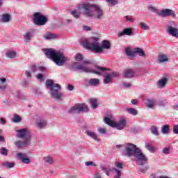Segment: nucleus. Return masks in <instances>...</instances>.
<instances>
[{
	"label": "nucleus",
	"instance_id": "1",
	"mask_svg": "<svg viewBox=\"0 0 178 178\" xmlns=\"http://www.w3.org/2000/svg\"><path fill=\"white\" fill-rule=\"evenodd\" d=\"M93 62L91 60H86L83 61L82 64H80L78 62L74 63L71 67V70H74V72H81V73H94L95 74H97V76H103L104 84H109V83H112V75L111 73L108 72H111V69L96 66L95 70H92V68L87 67V65H92Z\"/></svg>",
	"mask_w": 178,
	"mask_h": 178
},
{
	"label": "nucleus",
	"instance_id": "2",
	"mask_svg": "<svg viewBox=\"0 0 178 178\" xmlns=\"http://www.w3.org/2000/svg\"><path fill=\"white\" fill-rule=\"evenodd\" d=\"M124 156H134L138 165L143 166L148 162V158L141 152V149L133 143H127L124 145V149L122 152Z\"/></svg>",
	"mask_w": 178,
	"mask_h": 178
},
{
	"label": "nucleus",
	"instance_id": "3",
	"mask_svg": "<svg viewBox=\"0 0 178 178\" xmlns=\"http://www.w3.org/2000/svg\"><path fill=\"white\" fill-rule=\"evenodd\" d=\"M98 40L97 37L91 38L92 42L90 43L86 39H82L81 45L95 54H103L104 49H111V42H109V40H103L101 45Z\"/></svg>",
	"mask_w": 178,
	"mask_h": 178
},
{
	"label": "nucleus",
	"instance_id": "4",
	"mask_svg": "<svg viewBox=\"0 0 178 178\" xmlns=\"http://www.w3.org/2000/svg\"><path fill=\"white\" fill-rule=\"evenodd\" d=\"M45 56L52 60L57 66H63L67 62V57L60 51H56L53 48L42 49Z\"/></svg>",
	"mask_w": 178,
	"mask_h": 178
},
{
	"label": "nucleus",
	"instance_id": "5",
	"mask_svg": "<svg viewBox=\"0 0 178 178\" xmlns=\"http://www.w3.org/2000/svg\"><path fill=\"white\" fill-rule=\"evenodd\" d=\"M83 13L88 17H94L96 13V17L99 20L104 17V10L97 4H92L90 3H82Z\"/></svg>",
	"mask_w": 178,
	"mask_h": 178
},
{
	"label": "nucleus",
	"instance_id": "6",
	"mask_svg": "<svg viewBox=\"0 0 178 178\" xmlns=\"http://www.w3.org/2000/svg\"><path fill=\"white\" fill-rule=\"evenodd\" d=\"M16 137H18V138H22L24 140L16 141L15 143V145H16L17 148H26V147H29L31 140V134L30 133L29 129L24 128L22 129H18L16 131Z\"/></svg>",
	"mask_w": 178,
	"mask_h": 178
},
{
	"label": "nucleus",
	"instance_id": "7",
	"mask_svg": "<svg viewBox=\"0 0 178 178\" xmlns=\"http://www.w3.org/2000/svg\"><path fill=\"white\" fill-rule=\"evenodd\" d=\"M46 86L49 88L51 98L60 99L63 97V94L59 92L60 91V85L54 84V81L48 79L46 81Z\"/></svg>",
	"mask_w": 178,
	"mask_h": 178
},
{
	"label": "nucleus",
	"instance_id": "8",
	"mask_svg": "<svg viewBox=\"0 0 178 178\" xmlns=\"http://www.w3.org/2000/svg\"><path fill=\"white\" fill-rule=\"evenodd\" d=\"M149 10L150 12H153V13H156L158 16H160L161 17H168L169 16H172V17H176V13L175 11L169 9V8H165L163 10H158L156 8L149 6L148 7Z\"/></svg>",
	"mask_w": 178,
	"mask_h": 178
},
{
	"label": "nucleus",
	"instance_id": "9",
	"mask_svg": "<svg viewBox=\"0 0 178 178\" xmlns=\"http://www.w3.org/2000/svg\"><path fill=\"white\" fill-rule=\"evenodd\" d=\"M104 122L111 127H115L117 130H123V128L126 127V120L124 119L120 120L118 122H115L110 118L105 117Z\"/></svg>",
	"mask_w": 178,
	"mask_h": 178
},
{
	"label": "nucleus",
	"instance_id": "10",
	"mask_svg": "<svg viewBox=\"0 0 178 178\" xmlns=\"http://www.w3.org/2000/svg\"><path fill=\"white\" fill-rule=\"evenodd\" d=\"M33 21L36 26H45L48 23V18L41 13L33 14Z\"/></svg>",
	"mask_w": 178,
	"mask_h": 178
},
{
	"label": "nucleus",
	"instance_id": "11",
	"mask_svg": "<svg viewBox=\"0 0 178 178\" xmlns=\"http://www.w3.org/2000/svg\"><path fill=\"white\" fill-rule=\"evenodd\" d=\"M83 112H88V106L84 103L76 104L68 111V113H81Z\"/></svg>",
	"mask_w": 178,
	"mask_h": 178
},
{
	"label": "nucleus",
	"instance_id": "12",
	"mask_svg": "<svg viewBox=\"0 0 178 178\" xmlns=\"http://www.w3.org/2000/svg\"><path fill=\"white\" fill-rule=\"evenodd\" d=\"M100 169L102 170H103V172H104V173H106V176H109L110 172H115L116 175L114 177V178H120L122 176V171L116 168H110L108 167H105L102 165H100Z\"/></svg>",
	"mask_w": 178,
	"mask_h": 178
},
{
	"label": "nucleus",
	"instance_id": "13",
	"mask_svg": "<svg viewBox=\"0 0 178 178\" xmlns=\"http://www.w3.org/2000/svg\"><path fill=\"white\" fill-rule=\"evenodd\" d=\"M99 83H100L99 79H98L97 78H93V79H85L83 84L85 86H87L88 87L89 86H90L92 87H97V86H99Z\"/></svg>",
	"mask_w": 178,
	"mask_h": 178
},
{
	"label": "nucleus",
	"instance_id": "14",
	"mask_svg": "<svg viewBox=\"0 0 178 178\" xmlns=\"http://www.w3.org/2000/svg\"><path fill=\"white\" fill-rule=\"evenodd\" d=\"M123 35H128V37H131V35H134L133 29L125 28L122 31L119 32L118 37H123Z\"/></svg>",
	"mask_w": 178,
	"mask_h": 178
},
{
	"label": "nucleus",
	"instance_id": "15",
	"mask_svg": "<svg viewBox=\"0 0 178 178\" xmlns=\"http://www.w3.org/2000/svg\"><path fill=\"white\" fill-rule=\"evenodd\" d=\"M16 156L22 162V163L29 164L31 162L30 159L27 157V154H26L18 152L16 154Z\"/></svg>",
	"mask_w": 178,
	"mask_h": 178
},
{
	"label": "nucleus",
	"instance_id": "16",
	"mask_svg": "<svg viewBox=\"0 0 178 178\" xmlns=\"http://www.w3.org/2000/svg\"><path fill=\"white\" fill-rule=\"evenodd\" d=\"M123 76L125 79H131L133 77H136L137 74L136 70L133 69H127L124 70Z\"/></svg>",
	"mask_w": 178,
	"mask_h": 178
},
{
	"label": "nucleus",
	"instance_id": "17",
	"mask_svg": "<svg viewBox=\"0 0 178 178\" xmlns=\"http://www.w3.org/2000/svg\"><path fill=\"white\" fill-rule=\"evenodd\" d=\"M167 33H168V34H170V35H172V37H176V38H178L177 28H175L172 26H168L167 28Z\"/></svg>",
	"mask_w": 178,
	"mask_h": 178
},
{
	"label": "nucleus",
	"instance_id": "18",
	"mask_svg": "<svg viewBox=\"0 0 178 178\" xmlns=\"http://www.w3.org/2000/svg\"><path fill=\"white\" fill-rule=\"evenodd\" d=\"M167 83H168V78L163 77L158 81L156 86L158 88H164V87H165Z\"/></svg>",
	"mask_w": 178,
	"mask_h": 178
},
{
	"label": "nucleus",
	"instance_id": "19",
	"mask_svg": "<svg viewBox=\"0 0 178 178\" xmlns=\"http://www.w3.org/2000/svg\"><path fill=\"white\" fill-rule=\"evenodd\" d=\"M158 62L159 63H165L169 62V58L166 54H159L158 56Z\"/></svg>",
	"mask_w": 178,
	"mask_h": 178
},
{
	"label": "nucleus",
	"instance_id": "20",
	"mask_svg": "<svg viewBox=\"0 0 178 178\" xmlns=\"http://www.w3.org/2000/svg\"><path fill=\"white\" fill-rule=\"evenodd\" d=\"M153 144V141L145 143V148H147L149 152H155V151H156V148L154 147Z\"/></svg>",
	"mask_w": 178,
	"mask_h": 178
},
{
	"label": "nucleus",
	"instance_id": "21",
	"mask_svg": "<svg viewBox=\"0 0 178 178\" xmlns=\"http://www.w3.org/2000/svg\"><path fill=\"white\" fill-rule=\"evenodd\" d=\"M15 165H16L15 162L5 161L1 163V166L6 169H12V168H15Z\"/></svg>",
	"mask_w": 178,
	"mask_h": 178
},
{
	"label": "nucleus",
	"instance_id": "22",
	"mask_svg": "<svg viewBox=\"0 0 178 178\" xmlns=\"http://www.w3.org/2000/svg\"><path fill=\"white\" fill-rule=\"evenodd\" d=\"M45 68L44 67H38L35 66V65H33L31 67V71L33 73H35V72H44Z\"/></svg>",
	"mask_w": 178,
	"mask_h": 178
},
{
	"label": "nucleus",
	"instance_id": "23",
	"mask_svg": "<svg viewBox=\"0 0 178 178\" xmlns=\"http://www.w3.org/2000/svg\"><path fill=\"white\" fill-rule=\"evenodd\" d=\"M44 38L45 40H55L56 38H58V35L52 33H49L44 35Z\"/></svg>",
	"mask_w": 178,
	"mask_h": 178
},
{
	"label": "nucleus",
	"instance_id": "24",
	"mask_svg": "<svg viewBox=\"0 0 178 178\" xmlns=\"http://www.w3.org/2000/svg\"><path fill=\"white\" fill-rule=\"evenodd\" d=\"M89 102L92 108L97 109L98 108V100L97 99H90Z\"/></svg>",
	"mask_w": 178,
	"mask_h": 178
},
{
	"label": "nucleus",
	"instance_id": "25",
	"mask_svg": "<svg viewBox=\"0 0 178 178\" xmlns=\"http://www.w3.org/2000/svg\"><path fill=\"white\" fill-rule=\"evenodd\" d=\"M145 105L147 108H154V106L155 105V100L151 99H147Z\"/></svg>",
	"mask_w": 178,
	"mask_h": 178
},
{
	"label": "nucleus",
	"instance_id": "26",
	"mask_svg": "<svg viewBox=\"0 0 178 178\" xmlns=\"http://www.w3.org/2000/svg\"><path fill=\"white\" fill-rule=\"evenodd\" d=\"M1 22H3V23H9V22H10V15L3 14L1 16Z\"/></svg>",
	"mask_w": 178,
	"mask_h": 178
},
{
	"label": "nucleus",
	"instance_id": "27",
	"mask_svg": "<svg viewBox=\"0 0 178 178\" xmlns=\"http://www.w3.org/2000/svg\"><path fill=\"white\" fill-rule=\"evenodd\" d=\"M125 53L127 55V56H130L131 58H134V56H136V52H134V50H131L130 48L127 47L125 49Z\"/></svg>",
	"mask_w": 178,
	"mask_h": 178
},
{
	"label": "nucleus",
	"instance_id": "28",
	"mask_svg": "<svg viewBox=\"0 0 178 178\" xmlns=\"http://www.w3.org/2000/svg\"><path fill=\"white\" fill-rule=\"evenodd\" d=\"M135 55L136 54H138L139 56H143L145 58V53L144 51L138 47L134 49Z\"/></svg>",
	"mask_w": 178,
	"mask_h": 178
},
{
	"label": "nucleus",
	"instance_id": "29",
	"mask_svg": "<svg viewBox=\"0 0 178 178\" xmlns=\"http://www.w3.org/2000/svg\"><path fill=\"white\" fill-rule=\"evenodd\" d=\"M86 134L89 137H91V138H93V140H96V141H99V139H98L97 134H95V133H94L91 131H87Z\"/></svg>",
	"mask_w": 178,
	"mask_h": 178
},
{
	"label": "nucleus",
	"instance_id": "30",
	"mask_svg": "<svg viewBox=\"0 0 178 178\" xmlns=\"http://www.w3.org/2000/svg\"><path fill=\"white\" fill-rule=\"evenodd\" d=\"M170 130V128L168 124H165L161 127V133H163V134H169Z\"/></svg>",
	"mask_w": 178,
	"mask_h": 178
},
{
	"label": "nucleus",
	"instance_id": "31",
	"mask_svg": "<svg viewBox=\"0 0 178 178\" xmlns=\"http://www.w3.org/2000/svg\"><path fill=\"white\" fill-rule=\"evenodd\" d=\"M127 111L128 113H130V115H133L134 116H136V115H138V113L137 110L134 108H127Z\"/></svg>",
	"mask_w": 178,
	"mask_h": 178
},
{
	"label": "nucleus",
	"instance_id": "32",
	"mask_svg": "<svg viewBox=\"0 0 178 178\" xmlns=\"http://www.w3.org/2000/svg\"><path fill=\"white\" fill-rule=\"evenodd\" d=\"M37 126L39 129H44L47 126V121L42 120L40 122H37Z\"/></svg>",
	"mask_w": 178,
	"mask_h": 178
},
{
	"label": "nucleus",
	"instance_id": "33",
	"mask_svg": "<svg viewBox=\"0 0 178 178\" xmlns=\"http://www.w3.org/2000/svg\"><path fill=\"white\" fill-rule=\"evenodd\" d=\"M7 58H9L10 59H13V58L16 57V52L13 51H9L6 54Z\"/></svg>",
	"mask_w": 178,
	"mask_h": 178
},
{
	"label": "nucleus",
	"instance_id": "34",
	"mask_svg": "<svg viewBox=\"0 0 178 178\" xmlns=\"http://www.w3.org/2000/svg\"><path fill=\"white\" fill-rule=\"evenodd\" d=\"M150 131L152 134H154V136H159L158 128L156 126H152L150 129Z\"/></svg>",
	"mask_w": 178,
	"mask_h": 178
},
{
	"label": "nucleus",
	"instance_id": "35",
	"mask_svg": "<svg viewBox=\"0 0 178 178\" xmlns=\"http://www.w3.org/2000/svg\"><path fill=\"white\" fill-rule=\"evenodd\" d=\"M71 15L75 17V19H79L80 17V15H81V13L80 11H78L77 10H74L71 11Z\"/></svg>",
	"mask_w": 178,
	"mask_h": 178
},
{
	"label": "nucleus",
	"instance_id": "36",
	"mask_svg": "<svg viewBox=\"0 0 178 178\" xmlns=\"http://www.w3.org/2000/svg\"><path fill=\"white\" fill-rule=\"evenodd\" d=\"M44 161L46 163H49V165H52V163H54V159L50 156L44 157Z\"/></svg>",
	"mask_w": 178,
	"mask_h": 178
},
{
	"label": "nucleus",
	"instance_id": "37",
	"mask_svg": "<svg viewBox=\"0 0 178 178\" xmlns=\"http://www.w3.org/2000/svg\"><path fill=\"white\" fill-rule=\"evenodd\" d=\"M25 42H30L31 41V33L27 32L24 35Z\"/></svg>",
	"mask_w": 178,
	"mask_h": 178
},
{
	"label": "nucleus",
	"instance_id": "38",
	"mask_svg": "<svg viewBox=\"0 0 178 178\" xmlns=\"http://www.w3.org/2000/svg\"><path fill=\"white\" fill-rule=\"evenodd\" d=\"M8 152H9V150H8V149H6V147H1L0 149V154L1 155H3L4 156H8Z\"/></svg>",
	"mask_w": 178,
	"mask_h": 178
},
{
	"label": "nucleus",
	"instance_id": "39",
	"mask_svg": "<svg viewBox=\"0 0 178 178\" xmlns=\"http://www.w3.org/2000/svg\"><path fill=\"white\" fill-rule=\"evenodd\" d=\"M14 123H19V122L22 121V117L19 115H15V117L12 119Z\"/></svg>",
	"mask_w": 178,
	"mask_h": 178
},
{
	"label": "nucleus",
	"instance_id": "40",
	"mask_svg": "<svg viewBox=\"0 0 178 178\" xmlns=\"http://www.w3.org/2000/svg\"><path fill=\"white\" fill-rule=\"evenodd\" d=\"M139 24H140L141 29H143V30H149V26H148L147 25H146L145 23H144V22H140Z\"/></svg>",
	"mask_w": 178,
	"mask_h": 178
},
{
	"label": "nucleus",
	"instance_id": "41",
	"mask_svg": "<svg viewBox=\"0 0 178 178\" xmlns=\"http://www.w3.org/2000/svg\"><path fill=\"white\" fill-rule=\"evenodd\" d=\"M163 154H165V155H169L170 154V147H165L162 149Z\"/></svg>",
	"mask_w": 178,
	"mask_h": 178
},
{
	"label": "nucleus",
	"instance_id": "42",
	"mask_svg": "<svg viewBox=\"0 0 178 178\" xmlns=\"http://www.w3.org/2000/svg\"><path fill=\"white\" fill-rule=\"evenodd\" d=\"M115 166L116 168H118V169H123V163H122L119 161H115Z\"/></svg>",
	"mask_w": 178,
	"mask_h": 178
},
{
	"label": "nucleus",
	"instance_id": "43",
	"mask_svg": "<svg viewBox=\"0 0 178 178\" xmlns=\"http://www.w3.org/2000/svg\"><path fill=\"white\" fill-rule=\"evenodd\" d=\"M75 60L81 62V60H83V56L81 54H76V56H75Z\"/></svg>",
	"mask_w": 178,
	"mask_h": 178
},
{
	"label": "nucleus",
	"instance_id": "44",
	"mask_svg": "<svg viewBox=\"0 0 178 178\" xmlns=\"http://www.w3.org/2000/svg\"><path fill=\"white\" fill-rule=\"evenodd\" d=\"M111 78L112 77H119V76H120V74L118 72H113L111 73H110Z\"/></svg>",
	"mask_w": 178,
	"mask_h": 178
},
{
	"label": "nucleus",
	"instance_id": "45",
	"mask_svg": "<svg viewBox=\"0 0 178 178\" xmlns=\"http://www.w3.org/2000/svg\"><path fill=\"white\" fill-rule=\"evenodd\" d=\"M108 3H111L112 6H115V5H118V0H107Z\"/></svg>",
	"mask_w": 178,
	"mask_h": 178
},
{
	"label": "nucleus",
	"instance_id": "46",
	"mask_svg": "<svg viewBox=\"0 0 178 178\" xmlns=\"http://www.w3.org/2000/svg\"><path fill=\"white\" fill-rule=\"evenodd\" d=\"M36 77L38 80H40V81H44V75L42 74H38Z\"/></svg>",
	"mask_w": 178,
	"mask_h": 178
},
{
	"label": "nucleus",
	"instance_id": "47",
	"mask_svg": "<svg viewBox=\"0 0 178 178\" xmlns=\"http://www.w3.org/2000/svg\"><path fill=\"white\" fill-rule=\"evenodd\" d=\"M173 134H178V124L174 125L173 127Z\"/></svg>",
	"mask_w": 178,
	"mask_h": 178
},
{
	"label": "nucleus",
	"instance_id": "48",
	"mask_svg": "<svg viewBox=\"0 0 178 178\" xmlns=\"http://www.w3.org/2000/svg\"><path fill=\"white\" fill-rule=\"evenodd\" d=\"M166 102L165 100H161L159 102V106H165Z\"/></svg>",
	"mask_w": 178,
	"mask_h": 178
},
{
	"label": "nucleus",
	"instance_id": "49",
	"mask_svg": "<svg viewBox=\"0 0 178 178\" xmlns=\"http://www.w3.org/2000/svg\"><path fill=\"white\" fill-rule=\"evenodd\" d=\"M94 178H102L99 172L96 171L94 175Z\"/></svg>",
	"mask_w": 178,
	"mask_h": 178
},
{
	"label": "nucleus",
	"instance_id": "50",
	"mask_svg": "<svg viewBox=\"0 0 178 178\" xmlns=\"http://www.w3.org/2000/svg\"><path fill=\"white\" fill-rule=\"evenodd\" d=\"M98 131L101 134H105V133H106V129H104V128H99L98 129Z\"/></svg>",
	"mask_w": 178,
	"mask_h": 178
},
{
	"label": "nucleus",
	"instance_id": "51",
	"mask_svg": "<svg viewBox=\"0 0 178 178\" xmlns=\"http://www.w3.org/2000/svg\"><path fill=\"white\" fill-rule=\"evenodd\" d=\"M93 165V166H97V165L94 164V162L92 161H88V162H86V166H91Z\"/></svg>",
	"mask_w": 178,
	"mask_h": 178
},
{
	"label": "nucleus",
	"instance_id": "52",
	"mask_svg": "<svg viewBox=\"0 0 178 178\" xmlns=\"http://www.w3.org/2000/svg\"><path fill=\"white\" fill-rule=\"evenodd\" d=\"M83 30H84L85 31H91V28L88 26H83Z\"/></svg>",
	"mask_w": 178,
	"mask_h": 178
},
{
	"label": "nucleus",
	"instance_id": "53",
	"mask_svg": "<svg viewBox=\"0 0 178 178\" xmlns=\"http://www.w3.org/2000/svg\"><path fill=\"white\" fill-rule=\"evenodd\" d=\"M25 74L26 77H28V79H31V72H30L29 71H26Z\"/></svg>",
	"mask_w": 178,
	"mask_h": 178
},
{
	"label": "nucleus",
	"instance_id": "54",
	"mask_svg": "<svg viewBox=\"0 0 178 178\" xmlns=\"http://www.w3.org/2000/svg\"><path fill=\"white\" fill-rule=\"evenodd\" d=\"M125 18L127 19V22H131V23H133V22H134V18H133V17H129L126 16Z\"/></svg>",
	"mask_w": 178,
	"mask_h": 178
},
{
	"label": "nucleus",
	"instance_id": "55",
	"mask_svg": "<svg viewBox=\"0 0 178 178\" xmlns=\"http://www.w3.org/2000/svg\"><path fill=\"white\" fill-rule=\"evenodd\" d=\"M8 85H0V90H6Z\"/></svg>",
	"mask_w": 178,
	"mask_h": 178
},
{
	"label": "nucleus",
	"instance_id": "56",
	"mask_svg": "<svg viewBox=\"0 0 178 178\" xmlns=\"http://www.w3.org/2000/svg\"><path fill=\"white\" fill-rule=\"evenodd\" d=\"M131 102V104L133 105H137V104L138 102V100H137V99H132Z\"/></svg>",
	"mask_w": 178,
	"mask_h": 178
},
{
	"label": "nucleus",
	"instance_id": "57",
	"mask_svg": "<svg viewBox=\"0 0 178 178\" xmlns=\"http://www.w3.org/2000/svg\"><path fill=\"white\" fill-rule=\"evenodd\" d=\"M68 90L70 91H73V90H74V87L72 85H68Z\"/></svg>",
	"mask_w": 178,
	"mask_h": 178
},
{
	"label": "nucleus",
	"instance_id": "58",
	"mask_svg": "<svg viewBox=\"0 0 178 178\" xmlns=\"http://www.w3.org/2000/svg\"><path fill=\"white\" fill-rule=\"evenodd\" d=\"M6 121H5V118H0L1 124H5Z\"/></svg>",
	"mask_w": 178,
	"mask_h": 178
},
{
	"label": "nucleus",
	"instance_id": "59",
	"mask_svg": "<svg viewBox=\"0 0 178 178\" xmlns=\"http://www.w3.org/2000/svg\"><path fill=\"white\" fill-rule=\"evenodd\" d=\"M1 83H6V78H1L0 79Z\"/></svg>",
	"mask_w": 178,
	"mask_h": 178
},
{
	"label": "nucleus",
	"instance_id": "60",
	"mask_svg": "<svg viewBox=\"0 0 178 178\" xmlns=\"http://www.w3.org/2000/svg\"><path fill=\"white\" fill-rule=\"evenodd\" d=\"M124 86H126L127 88H129V87H131V84L130 83H124Z\"/></svg>",
	"mask_w": 178,
	"mask_h": 178
},
{
	"label": "nucleus",
	"instance_id": "61",
	"mask_svg": "<svg viewBox=\"0 0 178 178\" xmlns=\"http://www.w3.org/2000/svg\"><path fill=\"white\" fill-rule=\"evenodd\" d=\"M5 141V138H3V136H0V142H3Z\"/></svg>",
	"mask_w": 178,
	"mask_h": 178
},
{
	"label": "nucleus",
	"instance_id": "62",
	"mask_svg": "<svg viewBox=\"0 0 178 178\" xmlns=\"http://www.w3.org/2000/svg\"><path fill=\"white\" fill-rule=\"evenodd\" d=\"M122 147H123V145H116V148H122Z\"/></svg>",
	"mask_w": 178,
	"mask_h": 178
},
{
	"label": "nucleus",
	"instance_id": "63",
	"mask_svg": "<svg viewBox=\"0 0 178 178\" xmlns=\"http://www.w3.org/2000/svg\"><path fill=\"white\" fill-rule=\"evenodd\" d=\"M174 109H178V104H176L175 106H174Z\"/></svg>",
	"mask_w": 178,
	"mask_h": 178
},
{
	"label": "nucleus",
	"instance_id": "64",
	"mask_svg": "<svg viewBox=\"0 0 178 178\" xmlns=\"http://www.w3.org/2000/svg\"><path fill=\"white\" fill-rule=\"evenodd\" d=\"M67 23H72V19H67Z\"/></svg>",
	"mask_w": 178,
	"mask_h": 178
}]
</instances>
